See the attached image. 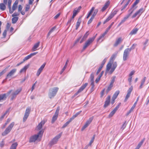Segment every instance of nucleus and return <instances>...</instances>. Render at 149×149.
<instances>
[{"label": "nucleus", "instance_id": "obj_55", "mask_svg": "<svg viewBox=\"0 0 149 149\" xmlns=\"http://www.w3.org/2000/svg\"><path fill=\"white\" fill-rule=\"evenodd\" d=\"M128 5L126 3L124 6H123L121 8V11H124L125 9L126 8L127 6Z\"/></svg>", "mask_w": 149, "mask_h": 149}, {"label": "nucleus", "instance_id": "obj_5", "mask_svg": "<svg viewBox=\"0 0 149 149\" xmlns=\"http://www.w3.org/2000/svg\"><path fill=\"white\" fill-rule=\"evenodd\" d=\"M14 123L13 122L2 133V135L5 136L11 130L14 125Z\"/></svg>", "mask_w": 149, "mask_h": 149}, {"label": "nucleus", "instance_id": "obj_4", "mask_svg": "<svg viewBox=\"0 0 149 149\" xmlns=\"http://www.w3.org/2000/svg\"><path fill=\"white\" fill-rule=\"evenodd\" d=\"M96 37V36L88 39L85 42L83 48V50L86 49L93 41Z\"/></svg>", "mask_w": 149, "mask_h": 149}, {"label": "nucleus", "instance_id": "obj_16", "mask_svg": "<svg viewBox=\"0 0 149 149\" xmlns=\"http://www.w3.org/2000/svg\"><path fill=\"white\" fill-rule=\"evenodd\" d=\"M46 64V63H44L40 68L38 69L37 71V72L36 73V76L37 77L39 76L41 72L42 71L43 69L45 67V65Z\"/></svg>", "mask_w": 149, "mask_h": 149}, {"label": "nucleus", "instance_id": "obj_19", "mask_svg": "<svg viewBox=\"0 0 149 149\" xmlns=\"http://www.w3.org/2000/svg\"><path fill=\"white\" fill-rule=\"evenodd\" d=\"M110 100V96H108L106 99V100L105 101V104L104 105V108L106 107H107L109 104Z\"/></svg>", "mask_w": 149, "mask_h": 149}, {"label": "nucleus", "instance_id": "obj_28", "mask_svg": "<svg viewBox=\"0 0 149 149\" xmlns=\"http://www.w3.org/2000/svg\"><path fill=\"white\" fill-rule=\"evenodd\" d=\"M40 42H39L35 44L33 47H32V50L33 51H35L37 50V48L39 47Z\"/></svg>", "mask_w": 149, "mask_h": 149}, {"label": "nucleus", "instance_id": "obj_41", "mask_svg": "<svg viewBox=\"0 0 149 149\" xmlns=\"http://www.w3.org/2000/svg\"><path fill=\"white\" fill-rule=\"evenodd\" d=\"M89 34V33H88V31L86 33L82 39L84 40H85L87 38Z\"/></svg>", "mask_w": 149, "mask_h": 149}, {"label": "nucleus", "instance_id": "obj_1", "mask_svg": "<svg viewBox=\"0 0 149 149\" xmlns=\"http://www.w3.org/2000/svg\"><path fill=\"white\" fill-rule=\"evenodd\" d=\"M98 11V10L97 9H95L94 7H92V8H91V10L88 12L87 15V16L86 17L87 19L89 17L92 15V13H93V11H94L93 14L91 17L88 21V24H90L92 22L93 19L95 17V15L97 13Z\"/></svg>", "mask_w": 149, "mask_h": 149}, {"label": "nucleus", "instance_id": "obj_58", "mask_svg": "<svg viewBox=\"0 0 149 149\" xmlns=\"http://www.w3.org/2000/svg\"><path fill=\"white\" fill-rule=\"evenodd\" d=\"M115 112L113 111H112L110 113L109 115V117H112L113 115L115 113Z\"/></svg>", "mask_w": 149, "mask_h": 149}, {"label": "nucleus", "instance_id": "obj_15", "mask_svg": "<svg viewBox=\"0 0 149 149\" xmlns=\"http://www.w3.org/2000/svg\"><path fill=\"white\" fill-rule=\"evenodd\" d=\"M130 52L127 50L126 49L125 50L123 53V61H125L127 60V57L129 55Z\"/></svg>", "mask_w": 149, "mask_h": 149}, {"label": "nucleus", "instance_id": "obj_31", "mask_svg": "<svg viewBox=\"0 0 149 149\" xmlns=\"http://www.w3.org/2000/svg\"><path fill=\"white\" fill-rule=\"evenodd\" d=\"M69 61V60L68 59L67 60V61L65 63V64L64 66V67H63V68L62 69V70L61 71V72H60L61 74H62V73L64 71V70L66 68V67L67 66V65H68V63Z\"/></svg>", "mask_w": 149, "mask_h": 149}, {"label": "nucleus", "instance_id": "obj_23", "mask_svg": "<svg viewBox=\"0 0 149 149\" xmlns=\"http://www.w3.org/2000/svg\"><path fill=\"white\" fill-rule=\"evenodd\" d=\"M122 41V38H119L116 41L115 43L114 44V46L116 47Z\"/></svg>", "mask_w": 149, "mask_h": 149}, {"label": "nucleus", "instance_id": "obj_54", "mask_svg": "<svg viewBox=\"0 0 149 149\" xmlns=\"http://www.w3.org/2000/svg\"><path fill=\"white\" fill-rule=\"evenodd\" d=\"M117 11L116 10H114L111 12L110 15L113 17V16L116 14Z\"/></svg>", "mask_w": 149, "mask_h": 149}, {"label": "nucleus", "instance_id": "obj_34", "mask_svg": "<svg viewBox=\"0 0 149 149\" xmlns=\"http://www.w3.org/2000/svg\"><path fill=\"white\" fill-rule=\"evenodd\" d=\"M17 145V143L15 142L11 145L10 149H16Z\"/></svg>", "mask_w": 149, "mask_h": 149}, {"label": "nucleus", "instance_id": "obj_6", "mask_svg": "<svg viewBox=\"0 0 149 149\" xmlns=\"http://www.w3.org/2000/svg\"><path fill=\"white\" fill-rule=\"evenodd\" d=\"M62 134V133H60L58 135L56 136L50 142L49 145L52 146L57 143L58 140L60 138Z\"/></svg>", "mask_w": 149, "mask_h": 149}, {"label": "nucleus", "instance_id": "obj_10", "mask_svg": "<svg viewBox=\"0 0 149 149\" xmlns=\"http://www.w3.org/2000/svg\"><path fill=\"white\" fill-rule=\"evenodd\" d=\"M16 69H14L11 70L7 75L6 79H7L13 76L16 72Z\"/></svg>", "mask_w": 149, "mask_h": 149}, {"label": "nucleus", "instance_id": "obj_56", "mask_svg": "<svg viewBox=\"0 0 149 149\" xmlns=\"http://www.w3.org/2000/svg\"><path fill=\"white\" fill-rule=\"evenodd\" d=\"M139 98V96H138V97L137 98L136 101L134 103V105L132 106V107H133V108H134L135 107L136 104H137V102L138 101Z\"/></svg>", "mask_w": 149, "mask_h": 149}, {"label": "nucleus", "instance_id": "obj_48", "mask_svg": "<svg viewBox=\"0 0 149 149\" xmlns=\"http://www.w3.org/2000/svg\"><path fill=\"white\" fill-rule=\"evenodd\" d=\"M140 0H136L132 6V7L134 8L139 2Z\"/></svg>", "mask_w": 149, "mask_h": 149}, {"label": "nucleus", "instance_id": "obj_47", "mask_svg": "<svg viewBox=\"0 0 149 149\" xmlns=\"http://www.w3.org/2000/svg\"><path fill=\"white\" fill-rule=\"evenodd\" d=\"M12 2V0H8V6L9 9H11V3Z\"/></svg>", "mask_w": 149, "mask_h": 149}, {"label": "nucleus", "instance_id": "obj_20", "mask_svg": "<svg viewBox=\"0 0 149 149\" xmlns=\"http://www.w3.org/2000/svg\"><path fill=\"white\" fill-rule=\"evenodd\" d=\"M45 122L44 120L42 121L38 125L37 127V128L38 130H39L41 129L42 128V126L45 124Z\"/></svg>", "mask_w": 149, "mask_h": 149}, {"label": "nucleus", "instance_id": "obj_64", "mask_svg": "<svg viewBox=\"0 0 149 149\" xmlns=\"http://www.w3.org/2000/svg\"><path fill=\"white\" fill-rule=\"evenodd\" d=\"M4 144V143L3 140L0 143V147L1 148L3 147Z\"/></svg>", "mask_w": 149, "mask_h": 149}, {"label": "nucleus", "instance_id": "obj_53", "mask_svg": "<svg viewBox=\"0 0 149 149\" xmlns=\"http://www.w3.org/2000/svg\"><path fill=\"white\" fill-rule=\"evenodd\" d=\"M117 65L116 62H115L112 64V67L115 69L117 67Z\"/></svg>", "mask_w": 149, "mask_h": 149}, {"label": "nucleus", "instance_id": "obj_7", "mask_svg": "<svg viewBox=\"0 0 149 149\" xmlns=\"http://www.w3.org/2000/svg\"><path fill=\"white\" fill-rule=\"evenodd\" d=\"M31 109L30 107H27L25 111L23 118V121L24 122L26 121L28 117L30 112Z\"/></svg>", "mask_w": 149, "mask_h": 149}, {"label": "nucleus", "instance_id": "obj_37", "mask_svg": "<svg viewBox=\"0 0 149 149\" xmlns=\"http://www.w3.org/2000/svg\"><path fill=\"white\" fill-rule=\"evenodd\" d=\"M111 66V63H108L107 65V68L106 70V72H107L109 70Z\"/></svg>", "mask_w": 149, "mask_h": 149}, {"label": "nucleus", "instance_id": "obj_25", "mask_svg": "<svg viewBox=\"0 0 149 149\" xmlns=\"http://www.w3.org/2000/svg\"><path fill=\"white\" fill-rule=\"evenodd\" d=\"M138 30V29L137 28H135L133 29L129 33V35L132 36L133 35L136 34Z\"/></svg>", "mask_w": 149, "mask_h": 149}, {"label": "nucleus", "instance_id": "obj_63", "mask_svg": "<svg viewBox=\"0 0 149 149\" xmlns=\"http://www.w3.org/2000/svg\"><path fill=\"white\" fill-rule=\"evenodd\" d=\"M60 13H59L58 14H57L54 17V18L55 19H57L58 17L60 15Z\"/></svg>", "mask_w": 149, "mask_h": 149}, {"label": "nucleus", "instance_id": "obj_14", "mask_svg": "<svg viewBox=\"0 0 149 149\" xmlns=\"http://www.w3.org/2000/svg\"><path fill=\"white\" fill-rule=\"evenodd\" d=\"M22 91L21 88H19L17 89L15 91L12 93V97L11 99L13 100V99L15 97L16 95L19 94Z\"/></svg>", "mask_w": 149, "mask_h": 149}, {"label": "nucleus", "instance_id": "obj_22", "mask_svg": "<svg viewBox=\"0 0 149 149\" xmlns=\"http://www.w3.org/2000/svg\"><path fill=\"white\" fill-rule=\"evenodd\" d=\"M146 77H143V78L141 80V83L139 87V89H141L143 88V86L144 85L146 80Z\"/></svg>", "mask_w": 149, "mask_h": 149}, {"label": "nucleus", "instance_id": "obj_61", "mask_svg": "<svg viewBox=\"0 0 149 149\" xmlns=\"http://www.w3.org/2000/svg\"><path fill=\"white\" fill-rule=\"evenodd\" d=\"M129 78L128 79V81L129 82V85H131V82L132 81V77H131V76H129Z\"/></svg>", "mask_w": 149, "mask_h": 149}, {"label": "nucleus", "instance_id": "obj_26", "mask_svg": "<svg viewBox=\"0 0 149 149\" xmlns=\"http://www.w3.org/2000/svg\"><path fill=\"white\" fill-rule=\"evenodd\" d=\"M81 6L77 8H75L73 11V13L76 15L77 13L79 12V10L81 9Z\"/></svg>", "mask_w": 149, "mask_h": 149}, {"label": "nucleus", "instance_id": "obj_49", "mask_svg": "<svg viewBox=\"0 0 149 149\" xmlns=\"http://www.w3.org/2000/svg\"><path fill=\"white\" fill-rule=\"evenodd\" d=\"M31 57L30 54L25 57L23 59V62L26 61L31 58Z\"/></svg>", "mask_w": 149, "mask_h": 149}, {"label": "nucleus", "instance_id": "obj_62", "mask_svg": "<svg viewBox=\"0 0 149 149\" xmlns=\"http://www.w3.org/2000/svg\"><path fill=\"white\" fill-rule=\"evenodd\" d=\"M7 33V30H5L3 33V38H5Z\"/></svg>", "mask_w": 149, "mask_h": 149}, {"label": "nucleus", "instance_id": "obj_2", "mask_svg": "<svg viewBox=\"0 0 149 149\" xmlns=\"http://www.w3.org/2000/svg\"><path fill=\"white\" fill-rule=\"evenodd\" d=\"M44 131L43 130H40L37 134H35L31 136L29 139V142L30 143L35 142L39 137H42Z\"/></svg>", "mask_w": 149, "mask_h": 149}, {"label": "nucleus", "instance_id": "obj_21", "mask_svg": "<svg viewBox=\"0 0 149 149\" xmlns=\"http://www.w3.org/2000/svg\"><path fill=\"white\" fill-rule=\"evenodd\" d=\"M145 138H144L143 139H142L141 141L139 143L135 149H139L142 145L143 144L145 140Z\"/></svg>", "mask_w": 149, "mask_h": 149}, {"label": "nucleus", "instance_id": "obj_11", "mask_svg": "<svg viewBox=\"0 0 149 149\" xmlns=\"http://www.w3.org/2000/svg\"><path fill=\"white\" fill-rule=\"evenodd\" d=\"M12 90H10L8 92L6 93H4L0 95V101L1 100H5L6 97L11 93Z\"/></svg>", "mask_w": 149, "mask_h": 149}, {"label": "nucleus", "instance_id": "obj_45", "mask_svg": "<svg viewBox=\"0 0 149 149\" xmlns=\"http://www.w3.org/2000/svg\"><path fill=\"white\" fill-rule=\"evenodd\" d=\"M116 78V76H113V77H112L111 78V81L110 83L113 85L114 82L115 81Z\"/></svg>", "mask_w": 149, "mask_h": 149}, {"label": "nucleus", "instance_id": "obj_8", "mask_svg": "<svg viewBox=\"0 0 149 149\" xmlns=\"http://www.w3.org/2000/svg\"><path fill=\"white\" fill-rule=\"evenodd\" d=\"M134 9L132 10V8L129 10V12H130V13L125 17L122 20H121L120 22L119 23V24L118 25V26H119L121 25L123 23L129 18V17L131 15V14L133 12Z\"/></svg>", "mask_w": 149, "mask_h": 149}, {"label": "nucleus", "instance_id": "obj_43", "mask_svg": "<svg viewBox=\"0 0 149 149\" xmlns=\"http://www.w3.org/2000/svg\"><path fill=\"white\" fill-rule=\"evenodd\" d=\"M113 17L110 15L108 18L105 20L103 24H105L106 22L109 21L110 19H111Z\"/></svg>", "mask_w": 149, "mask_h": 149}, {"label": "nucleus", "instance_id": "obj_3", "mask_svg": "<svg viewBox=\"0 0 149 149\" xmlns=\"http://www.w3.org/2000/svg\"><path fill=\"white\" fill-rule=\"evenodd\" d=\"M58 89V88L57 87H54L50 89L48 93L49 97L50 99L54 97L56 95Z\"/></svg>", "mask_w": 149, "mask_h": 149}, {"label": "nucleus", "instance_id": "obj_29", "mask_svg": "<svg viewBox=\"0 0 149 149\" xmlns=\"http://www.w3.org/2000/svg\"><path fill=\"white\" fill-rule=\"evenodd\" d=\"M81 111H79L76 114L74 115L71 118H70V119L72 121V120H74V118H75L76 117L79 115L81 112Z\"/></svg>", "mask_w": 149, "mask_h": 149}, {"label": "nucleus", "instance_id": "obj_24", "mask_svg": "<svg viewBox=\"0 0 149 149\" xmlns=\"http://www.w3.org/2000/svg\"><path fill=\"white\" fill-rule=\"evenodd\" d=\"M109 30V29H108L107 28V29H106V30L105 31V32L99 37V38L97 40V41H99L102 38H103L104 37V36H105V35L108 32Z\"/></svg>", "mask_w": 149, "mask_h": 149}, {"label": "nucleus", "instance_id": "obj_46", "mask_svg": "<svg viewBox=\"0 0 149 149\" xmlns=\"http://www.w3.org/2000/svg\"><path fill=\"white\" fill-rule=\"evenodd\" d=\"M90 78L91 81H94V75L93 72H92L91 74Z\"/></svg>", "mask_w": 149, "mask_h": 149}, {"label": "nucleus", "instance_id": "obj_35", "mask_svg": "<svg viewBox=\"0 0 149 149\" xmlns=\"http://www.w3.org/2000/svg\"><path fill=\"white\" fill-rule=\"evenodd\" d=\"M120 93V91H116L115 93L113 95L112 98L114 99H116L118 95Z\"/></svg>", "mask_w": 149, "mask_h": 149}, {"label": "nucleus", "instance_id": "obj_9", "mask_svg": "<svg viewBox=\"0 0 149 149\" xmlns=\"http://www.w3.org/2000/svg\"><path fill=\"white\" fill-rule=\"evenodd\" d=\"M60 108L59 107H58L57 108L55 114L52 118V123H54L57 119L59 113Z\"/></svg>", "mask_w": 149, "mask_h": 149}, {"label": "nucleus", "instance_id": "obj_32", "mask_svg": "<svg viewBox=\"0 0 149 149\" xmlns=\"http://www.w3.org/2000/svg\"><path fill=\"white\" fill-rule=\"evenodd\" d=\"M93 116H92L89 118L86 121L85 124L88 126L91 123L93 119Z\"/></svg>", "mask_w": 149, "mask_h": 149}, {"label": "nucleus", "instance_id": "obj_40", "mask_svg": "<svg viewBox=\"0 0 149 149\" xmlns=\"http://www.w3.org/2000/svg\"><path fill=\"white\" fill-rule=\"evenodd\" d=\"M72 121L70 119L66 123H65L64 125H63V126L62 127V128H64L65 127H66L68 125L69 123L71 122Z\"/></svg>", "mask_w": 149, "mask_h": 149}, {"label": "nucleus", "instance_id": "obj_36", "mask_svg": "<svg viewBox=\"0 0 149 149\" xmlns=\"http://www.w3.org/2000/svg\"><path fill=\"white\" fill-rule=\"evenodd\" d=\"M29 67V65H27L24 66L22 68L20 71V73H22L23 72H25L26 71V69Z\"/></svg>", "mask_w": 149, "mask_h": 149}, {"label": "nucleus", "instance_id": "obj_44", "mask_svg": "<svg viewBox=\"0 0 149 149\" xmlns=\"http://www.w3.org/2000/svg\"><path fill=\"white\" fill-rule=\"evenodd\" d=\"M113 17L110 15L108 18L105 20L103 24H105L106 22L109 21L110 19H111Z\"/></svg>", "mask_w": 149, "mask_h": 149}, {"label": "nucleus", "instance_id": "obj_30", "mask_svg": "<svg viewBox=\"0 0 149 149\" xmlns=\"http://www.w3.org/2000/svg\"><path fill=\"white\" fill-rule=\"evenodd\" d=\"M81 22V17H80L79 18L77 22L76 23V27L75 29L76 30H77L79 27L80 24Z\"/></svg>", "mask_w": 149, "mask_h": 149}, {"label": "nucleus", "instance_id": "obj_52", "mask_svg": "<svg viewBox=\"0 0 149 149\" xmlns=\"http://www.w3.org/2000/svg\"><path fill=\"white\" fill-rule=\"evenodd\" d=\"M95 139V135H94L92 138L91 139L90 141L89 144V146H91L92 143H93L94 141V139Z\"/></svg>", "mask_w": 149, "mask_h": 149}, {"label": "nucleus", "instance_id": "obj_18", "mask_svg": "<svg viewBox=\"0 0 149 149\" xmlns=\"http://www.w3.org/2000/svg\"><path fill=\"white\" fill-rule=\"evenodd\" d=\"M110 3L109 1H107L101 10L102 12L104 11L108 7Z\"/></svg>", "mask_w": 149, "mask_h": 149}, {"label": "nucleus", "instance_id": "obj_51", "mask_svg": "<svg viewBox=\"0 0 149 149\" xmlns=\"http://www.w3.org/2000/svg\"><path fill=\"white\" fill-rule=\"evenodd\" d=\"M103 67V66L101 65H100L96 72V74L97 75L100 72Z\"/></svg>", "mask_w": 149, "mask_h": 149}, {"label": "nucleus", "instance_id": "obj_27", "mask_svg": "<svg viewBox=\"0 0 149 149\" xmlns=\"http://www.w3.org/2000/svg\"><path fill=\"white\" fill-rule=\"evenodd\" d=\"M6 4L3 3H0V9L2 11L5 10L6 8Z\"/></svg>", "mask_w": 149, "mask_h": 149}, {"label": "nucleus", "instance_id": "obj_33", "mask_svg": "<svg viewBox=\"0 0 149 149\" xmlns=\"http://www.w3.org/2000/svg\"><path fill=\"white\" fill-rule=\"evenodd\" d=\"M137 45L136 44L134 43L133 44L131 47L130 48H127L126 49L127 50L129 51L130 52L131 50L134 49L135 48L136 46Z\"/></svg>", "mask_w": 149, "mask_h": 149}, {"label": "nucleus", "instance_id": "obj_12", "mask_svg": "<svg viewBox=\"0 0 149 149\" xmlns=\"http://www.w3.org/2000/svg\"><path fill=\"white\" fill-rule=\"evenodd\" d=\"M88 85V83H85L78 90V91L74 94V96H76L79 93L81 92L83 90L86 88V87Z\"/></svg>", "mask_w": 149, "mask_h": 149}, {"label": "nucleus", "instance_id": "obj_42", "mask_svg": "<svg viewBox=\"0 0 149 149\" xmlns=\"http://www.w3.org/2000/svg\"><path fill=\"white\" fill-rule=\"evenodd\" d=\"M56 27L55 26H54L52 27L49 32L47 34V36H49L51 34V33L54 31V30L56 29Z\"/></svg>", "mask_w": 149, "mask_h": 149}, {"label": "nucleus", "instance_id": "obj_17", "mask_svg": "<svg viewBox=\"0 0 149 149\" xmlns=\"http://www.w3.org/2000/svg\"><path fill=\"white\" fill-rule=\"evenodd\" d=\"M143 8H141L139 9L138 11L136 12L134 14L132 17V18H134L136 17V16L138 15H140L143 12Z\"/></svg>", "mask_w": 149, "mask_h": 149}, {"label": "nucleus", "instance_id": "obj_57", "mask_svg": "<svg viewBox=\"0 0 149 149\" xmlns=\"http://www.w3.org/2000/svg\"><path fill=\"white\" fill-rule=\"evenodd\" d=\"M116 54H113L112 55L111 58V60L113 61L116 58Z\"/></svg>", "mask_w": 149, "mask_h": 149}, {"label": "nucleus", "instance_id": "obj_13", "mask_svg": "<svg viewBox=\"0 0 149 149\" xmlns=\"http://www.w3.org/2000/svg\"><path fill=\"white\" fill-rule=\"evenodd\" d=\"M133 89V86H131L129 88L128 90L127 91V93L125 99V101L126 102L129 97H130L131 93Z\"/></svg>", "mask_w": 149, "mask_h": 149}, {"label": "nucleus", "instance_id": "obj_50", "mask_svg": "<svg viewBox=\"0 0 149 149\" xmlns=\"http://www.w3.org/2000/svg\"><path fill=\"white\" fill-rule=\"evenodd\" d=\"M7 69V68H6L0 72V77L6 72Z\"/></svg>", "mask_w": 149, "mask_h": 149}, {"label": "nucleus", "instance_id": "obj_38", "mask_svg": "<svg viewBox=\"0 0 149 149\" xmlns=\"http://www.w3.org/2000/svg\"><path fill=\"white\" fill-rule=\"evenodd\" d=\"M113 86V85L110 83L106 90V92L107 93L109 92L111 90Z\"/></svg>", "mask_w": 149, "mask_h": 149}, {"label": "nucleus", "instance_id": "obj_39", "mask_svg": "<svg viewBox=\"0 0 149 149\" xmlns=\"http://www.w3.org/2000/svg\"><path fill=\"white\" fill-rule=\"evenodd\" d=\"M18 17H14L12 19V23L13 24L15 23L18 19Z\"/></svg>", "mask_w": 149, "mask_h": 149}, {"label": "nucleus", "instance_id": "obj_60", "mask_svg": "<svg viewBox=\"0 0 149 149\" xmlns=\"http://www.w3.org/2000/svg\"><path fill=\"white\" fill-rule=\"evenodd\" d=\"M107 60V58H105L104 59V60H103L102 62V63L101 65L102 66H103L104 65V64H105V63L106 61Z\"/></svg>", "mask_w": 149, "mask_h": 149}, {"label": "nucleus", "instance_id": "obj_59", "mask_svg": "<svg viewBox=\"0 0 149 149\" xmlns=\"http://www.w3.org/2000/svg\"><path fill=\"white\" fill-rule=\"evenodd\" d=\"M30 6L29 5H26L25 7V11L27 12L28 11L30 8Z\"/></svg>", "mask_w": 149, "mask_h": 149}]
</instances>
